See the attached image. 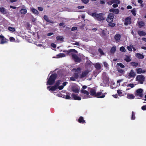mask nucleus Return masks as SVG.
<instances>
[{
  "instance_id": "obj_52",
  "label": "nucleus",
  "mask_w": 146,
  "mask_h": 146,
  "mask_svg": "<svg viewBox=\"0 0 146 146\" xmlns=\"http://www.w3.org/2000/svg\"><path fill=\"white\" fill-rule=\"evenodd\" d=\"M117 94L119 95V96H121L122 94V92H121V90H117Z\"/></svg>"
},
{
  "instance_id": "obj_20",
  "label": "nucleus",
  "mask_w": 146,
  "mask_h": 146,
  "mask_svg": "<svg viewBox=\"0 0 146 146\" xmlns=\"http://www.w3.org/2000/svg\"><path fill=\"white\" fill-rule=\"evenodd\" d=\"M78 122L81 123H86V121L84 119V117L82 116H80L79 117L78 120Z\"/></svg>"
},
{
  "instance_id": "obj_60",
  "label": "nucleus",
  "mask_w": 146,
  "mask_h": 146,
  "mask_svg": "<svg viewBox=\"0 0 146 146\" xmlns=\"http://www.w3.org/2000/svg\"><path fill=\"white\" fill-rule=\"evenodd\" d=\"M63 88H64V87L62 85L60 86H59L58 87V88L59 90H62L63 89Z\"/></svg>"
},
{
  "instance_id": "obj_48",
  "label": "nucleus",
  "mask_w": 146,
  "mask_h": 146,
  "mask_svg": "<svg viewBox=\"0 0 146 146\" xmlns=\"http://www.w3.org/2000/svg\"><path fill=\"white\" fill-rule=\"evenodd\" d=\"M131 12L132 13L133 15L134 16L136 15V11H135V9H133L132 10H131Z\"/></svg>"
},
{
  "instance_id": "obj_35",
  "label": "nucleus",
  "mask_w": 146,
  "mask_h": 146,
  "mask_svg": "<svg viewBox=\"0 0 146 146\" xmlns=\"http://www.w3.org/2000/svg\"><path fill=\"white\" fill-rule=\"evenodd\" d=\"M81 68L80 67H78L77 68H74L73 69V70L75 72H80L81 70Z\"/></svg>"
},
{
  "instance_id": "obj_32",
  "label": "nucleus",
  "mask_w": 146,
  "mask_h": 146,
  "mask_svg": "<svg viewBox=\"0 0 146 146\" xmlns=\"http://www.w3.org/2000/svg\"><path fill=\"white\" fill-rule=\"evenodd\" d=\"M116 50V46H114L111 48L110 50V52L111 53L113 54L115 51Z\"/></svg>"
},
{
  "instance_id": "obj_27",
  "label": "nucleus",
  "mask_w": 146,
  "mask_h": 146,
  "mask_svg": "<svg viewBox=\"0 0 146 146\" xmlns=\"http://www.w3.org/2000/svg\"><path fill=\"white\" fill-rule=\"evenodd\" d=\"M130 64L134 67L136 68L138 66L139 64L137 62H130Z\"/></svg>"
},
{
  "instance_id": "obj_18",
  "label": "nucleus",
  "mask_w": 146,
  "mask_h": 146,
  "mask_svg": "<svg viewBox=\"0 0 146 146\" xmlns=\"http://www.w3.org/2000/svg\"><path fill=\"white\" fill-rule=\"evenodd\" d=\"M109 11L110 12L116 14H118L119 13V9H114L111 8L110 9Z\"/></svg>"
},
{
  "instance_id": "obj_30",
  "label": "nucleus",
  "mask_w": 146,
  "mask_h": 146,
  "mask_svg": "<svg viewBox=\"0 0 146 146\" xmlns=\"http://www.w3.org/2000/svg\"><path fill=\"white\" fill-rule=\"evenodd\" d=\"M58 88L55 85L54 86H51L50 88L49 89V91H54L56 90Z\"/></svg>"
},
{
  "instance_id": "obj_26",
  "label": "nucleus",
  "mask_w": 146,
  "mask_h": 146,
  "mask_svg": "<svg viewBox=\"0 0 146 146\" xmlns=\"http://www.w3.org/2000/svg\"><path fill=\"white\" fill-rule=\"evenodd\" d=\"M135 98V96L133 94H128L127 96V98L129 99H133Z\"/></svg>"
},
{
  "instance_id": "obj_63",
  "label": "nucleus",
  "mask_w": 146,
  "mask_h": 146,
  "mask_svg": "<svg viewBox=\"0 0 146 146\" xmlns=\"http://www.w3.org/2000/svg\"><path fill=\"white\" fill-rule=\"evenodd\" d=\"M68 82H63L62 83V85H63L62 86L64 87V86H66V85L68 84Z\"/></svg>"
},
{
  "instance_id": "obj_4",
  "label": "nucleus",
  "mask_w": 146,
  "mask_h": 146,
  "mask_svg": "<svg viewBox=\"0 0 146 146\" xmlns=\"http://www.w3.org/2000/svg\"><path fill=\"white\" fill-rule=\"evenodd\" d=\"M102 80L103 82L105 84H107L109 82V79L108 75L105 72L102 74Z\"/></svg>"
},
{
  "instance_id": "obj_25",
  "label": "nucleus",
  "mask_w": 146,
  "mask_h": 146,
  "mask_svg": "<svg viewBox=\"0 0 146 146\" xmlns=\"http://www.w3.org/2000/svg\"><path fill=\"white\" fill-rule=\"evenodd\" d=\"M138 34L140 36H145L146 35V33L142 31H137Z\"/></svg>"
},
{
  "instance_id": "obj_3",
  "label": "nucleus",
  "mask_w": 146,
  "mask_h": 146,
  "mask_svg": "<svg viewBox=\"0 0 146 146\" xmlns=\"http://www.w3.org/2000/svg\"><path fill=\"white\" fill-rule=\"evenodd\" d=\"M145 77L142 75H138L136 77V80L139 82L140 84H142L143 83L145 80Z\"/></svg>"
},
{
  "instance_id": "obj_56",
  "label": "nucleus",
  "mask_w": 146,
  "mask_h": 146,
  "mask_svg": "<svg viewBox=\"0 0 146 146\" xmlns=\"http://www.w3.org/2000/svg\"><path fill=\"white\" fill-rule=\"evenodd\" d=\"M81 1L84 3L87 4L89 0H81Z\"/></svg>"
},
{
  "instance_id": "obj_46",
  "label": "nucleus",
  "mask_w": 146,
  "mask_h": 146,
  "mask_svg": "<svg viewBox=\"0 0 146 146\" xmlns=\"http://www.w3.org/2000/svg\"><path fill=\"white\" fill-rule=\"evenodd\" d=\"M127 87H130L131 88H133L134 86V84H133L130 83L126 85Z\"/></svg>"
},
{
  "instance_id": "obj_5",
  "label": "nucleus",
  "mask_w": 146,
  "mask_h": 146,
  "mask_svg": "<svg viewBox=\"0 0 146 146\" xmlns=\"http://www.w3.org/2000/svg\"><path fill=\"white\" fill-rule=\"evenodd\" d=\"M104 14L103 13H100L97 14V16L95 19H96L98 21H103L105 19L104 17Z\"/></svg>"
},
{
  "instance_id": "obj_17",
  "label": "nucleus",
  "mask_w": 146,
  "mask_h": 146,
  "mask_svg": "<svg viewBox=\"0 0 146 146\" xmlns=\"http://www.w3.org/2000/svg\"><path fill=\"white\" fill-rule=\"evenodd\" d=\"M129 76L130 78H134L136 76V74L133 70H131L129 73Z\"/></svg>"
},
{
  "instance_id": "obj_31",
  "label": "nucleus",
  "mask_w": 146,
  "mask_h": 146,
  "mask_svg": "<svg viewBox=\"0 0 146 146\" xmlns=\"http://www.w3.org/2000/svg\"><path fill=\"white\" fill-rule=\"evenodd\" d=\"M56 56H57L56 58H59L65 57V55L64 54L61 53L57 55Z\"/></svg>"
},
{
  "instance_id": "obj_16",
  "label": "nucleus",
  "mask_w": 146,
  "mask_h": 146,
  "mask_svg": "<svg viewBox=\"0 0 146 146\" xmlns=\"http://www.w3.org/2000/svg\"><path fill=\"white\" fill-rule=\"evenodd\" d=\"M0 12L2 14H6L7 12V10L3 7H0Z\"/></svg>"
},
{
  "instance_id": "obj_62",
  "label": "nucleus",
  "mask_w": 146,
  "mask_h": 146,
  "mask_svg": "<svg viewBox=\"0 0 146 146\" xmlns=\"http://www.w3.org/2000/svg\"><path fill=\"white\" fill-rule=\"evenodd\" d=\"M118 5L117 4V3H115V4H113V5H112V7H114V8H116V7H118Z\"/></svg>"
},
{
  "instance_id": "obj_39",
  "label": "nucleus",
  "mask_w": 146,
  "mask_h": 146,
  "mask_svg": "<svg viewBox=\"0 0 146 146\" xmlns=\"http://www.w3.org/2000/svg\"><path fill=\"white\" fill-rule=\"evenodd\" d=\"M138 24L140 26V28H141L145 25L144 23L142 21L139 22L138 23Z\"/></svg>"
},
{
  "instance_id": "obj_6",
  "label": "nucleus",
  "mask_w": 146,
  "mask_h": 146,
  "mask_svg": "<svg viewBox=\"0 0 146 146\" xmlns=\"http://www.w3.org/2000/svg\"><path fill=\"white\" fill-rule=\"evenodd\" d=\"M103 91V90H100V92H97L96 94V97L101 98H104L107 93L106 92L103 94L102 93Z\"/></svg>"
},
{
  "instance_id": "obj_8",
  "label": "nucleus",
  "mask_w": 146,
  "mask_h": 146,
  "mask_svg": "<svg viewBox=\"0 0 146 146\" xmlns=\"http://www.w3.org/2000/svg\"><path fill=\"white\" fill-rule=\"evenodd\" d=\"M114 18V15L112 13H110L108 16L106 21L108 22H113Z\"/></svg>"
},
{
  "instance_id": "obj_1",
  "label": "nucleus",
  "mask_w": 146,
  "mask_h": 146,
  "mask_svg": "<svg viewBox=\"0 0 146 146\" xmlns=\"http://www.w3.org/2000/svg\"><path fill=\"white\" fill-rule=\"evenodd\" d=\"M67 55H69L70 54L72 55V59L75 62L77 63H80L81 62V59L78 57L76 54L71 53L72 52L77 53V51L74 49H70L68 50L64 51Z\"/></svg>"
},
{
  "instance_id": "obj_64",
  "label": "nucleus",
  "mask_w": 146,
  "mask_h": 146,
  "mask_svg": "<svg viewBox=\"0 0 146 146\" xmlns=\"http://www.w3.org/2000/svg\"><path fill=\"white\" fill-rule=\"evenodd\" d=\"M105 3V2L103 0H101L100 2V3L101 4H104Z\"/></svg>"
},
{
  "instance_id": "obj_57",
  "label": "nucleus",
  "mask_w": 146,
  "mask_h": 146,
  "mask_svg": "<svg viewBox=\"0 0 146 146\" xmlns=\"http://www.w3.org/2000/svg\"><path fill=\"white\" fill-rule=\"evenodd\" d=\"M77 29V27H72L71 28V30L72 31H74L76 30Z\"/></svg>"
},
{
  "instance_id": "obj_45",
  "label": "nucleus",
  "mask_w": 146,
  "mask_h": 146,
  "mask_svg": "<svg viewBox=\"0 0 146 146\" xmlns=\"http://www.w3.org/2000/svg\"><path fill=\"white\" fill-rule=\"evenodd\" d=\"M117 65L119 66L121 68H124L125 67L124 65L121 63H117Z\"/></svg>"
},
{
  "instance_id": "obj_21",
  "label": "nucleus",
  "mask_w": 146,
  "mask_h": 146,
  "mask_svg": "<svg viewBox=\"0 0 146 146\" xmlns=\"http://www.w3.org/2000/svg\"><path fill=\"white\" fill-rule=\"evenodd\" d=\"M121 37V35L119 34H116L114 36V38L117 42H119Z\"/></svg>"
},
{
  "instance_id": "obj_19",
  "label": "nucleus",
  "mask_w": 146,
  "mask_h": 146,
  "mask_svg": "<svg viewBox=\"0 0 146 146\" xmlns=\"http://www.w3.org/2000/svg\"><path fill=\"white\" fill-rule=\"evenodd\" d=\"M136 71L137 74L143 73L146 72V70H142L141 68H136Z\"/></svg>"
},
{
  "instance_id": "obj_12",
  "label": "nucleus",
  "mask_w": 146,
  "mask_h": 146,
  "mask_svg": "<svg viewBox=\"0 0 146 146\" xmlns=\"http://www.w3.org/2000/svg\"><path fill=\"white\" fill-rule=\"evenodd\" d=\"M90 88V93L91 96L96 97V90L92 88Z\"/></svg>"
},
{
  "instance_id": "obj_37",
  "label": "nucleus",
  "mask_w": 146,
  "mask_h": 146,
  "mask_svg": "<svg viewBox=\"0 0 146 146\" xmlns=\"http://www.w3.org/2000/svg\"><path fill=\"white\" fill-rule=\"evenodd\" d=\"M98 52L100 53L101 55H104V53L101 48H99L98 50Z\"/></svg>"
},
{
  "instance_id": "obj_36",
  "label": "nucleus",
  "mask_w": 146,
  "mask_h": 146,
  "mask_svg": "<svg viewBox=\"0 0 146 146\" xmlns=\"http://www.w3.org/2000/svg\"><path fill=\"white\" fill-rule=\"evenodd\" d=\"M8 30L11 32H14L15 31V29L14 27H9L8 28Z\"/></svg>"
},
{
  "instance_id": "obj_34",
  "label": "nucleus",
  "mask_w": 146,
  "mask_h": 146,
  "mask_svg": "<svg viewBox=\"0 0 146 146\" xmlns=\"http://www.w3.org/2000/svg\"><path fill=\"white\" fill-rule=\"evenodd\" d=\"M124 60L127 62H129L131 60L130 57L127 55L126 56V57Z\"/></svg>"
},
{
  "instance_id": "obj_23",
  "label": "nucleus",
  "mask_w": 146,
  "mask_h": 146,
  "mask_svg": "<svg viewBox=\"0 0 146 146\" xmlns=\"http://www.w3.org/2000/svg\"><path fill=\"white\" fill-rule=\"evenodd\" d=\"M99 31L100 33V34L103 36H105L106 35V33H105V32L104 30H103L102 29H99Z\"/></svg>"
},
{
  "instance_id": "obj_9",
  "label": "nucleus",
  "mask_w": 146,
  "mask_h": 146,
  "mask_svg": "<svg viewBox=\"0 0 146 146\" xmlns=\"http://www.w3.org/2000/svg\"><path fill=\"white\" fill-rule=\"evenodd\" d=\"M80 93L86 95L85 96H84L83 98H90V96L89 95V92L88 91L83 89H81L80 90Z\"/></svg>"
},
{
  "instance_id": "obj_33",
  "label": "nucleus",
  "mask_w": 146,
  "mask_h": 146,
  "mask_svg": "<svg viewBox=\"0 0 146 146\" xmlns=\"http://www.w3.org/2000/svg\"><path fill=\"white\" fill-rule=\"evenodd\" d=\"M33 13H34L36 15H38V11L35 9L33 7L31 9Z\"/></svg>"
},
{
  "instance_id": "obj_15",
  "label": "nucleus",
  "mask_w": 146,
  "mask_h": 146,
  "mask_svg": "<svg viewBox=\"0 0 146 146\" xmlns=\"http://www.w3.org/2000/svg\"><path fill=\"white\" fill-rule=\"evenodd\" d=\"M77 94H72L71 96L72 98L74 100H80L81 98L79 96H77Z\"/></svg>"
},
{
  "instance_id": "obj_49",
  "label": "nucleus",
  "mask_w": 146,
  "mask_h": 146,
  "mask_svg": "<svg viewBox=\"0 0 146 146\" xmlns=\"http://www.w3.org/2000/svg\"><path fill=\"white\" fill-rule=\"evenodd\" d=\"M10 41L11 42H15V38L12 37H11L9 38Z\"/></svg>"
},
{
  "instance_id": "obj_55",
  "label": "nucleus",
  "mask_w": 146,
  "mask_h": 146,
  "mask_svg": "<svg viewBox=\"0 0 146 146\" xmlns=\"http://www.w3.org/2000/svg\"><path fill=\"white\" fill-rule=\"evenodd\" d=\"M104 66L105 67H108V64L106 62H103Z\"/></svg>"
},
{
  "instance_id": "obj_22",
  "label": "nucleus",
  "mask_w": 146,
  "mask_h": 146,
  "mask_svg": "<svg viewBox=\"0 0 146 146\" xmlns=\"http://www.w3.org/2000/svg\"><path fill=\"white\" fill-rule=\"evenodd\" d=\"M135 56L139 59H142L144 58V55L140 53H137L135 55Z\"/></svg>"
},
{
  "instance_id": "obj_13",
  "label": "nucleus",
  "mask_w": 146,
  "mask_h": 146,
  "mask_svg": "<svg viewBox=\"0 0 146 146\" xmlns=\"http://www.w3.org/2000/svg\"><path fill=\"white\" fill-rule=\"evenodd\" d=\"M90 71L87 70L82 72V74L80 76V78H82L86 77L89 73Z\"/></svg>"
},
{
  "instance_id": "obj_61",
  "label": "nucleus",
  "mask_w": 146,
  "mask_h": 146,
  "mask_svg": "<svg viewBox=\"0 0 146 146\" xmlns=\"http://www.w3.org/2000/svg\"><path fill=\"white\" fill-rule=\"evenodd\" d=\"M38 10L40 11H42L43 10V9L41 7H39L38 8Z\"/></svg>"
},
{
  "instance_id": "obj_51",
  "label": "nucleus",
  "mask_w": 146,
  "mask_h": 146,
  "mask_svg": "<svg viewBox=\"0 0 146 146\" xmlns=\"http://www.w3.org/2000/svg\"><path fill=\"white\" fill-rule=\"evenodd\" d=\"M74 77L76 79H78L79 77L78 73H74Z\"/></svg>"
},
{
  "instance_id": "obj_53",
  "label": "nucleus",
  "mask_w": 146,
  "mask_h": 146,
  "mask_svg": "<svg viewBox=\"0 0 146 146\" xmlns=\"http://www.w3.org/2000/svg\"><path fill=\"white\" fill-rule=\"evenodd\" d=\"M97 14L96 12L93 13L91 14V16L93 17H95V19L96 18V17L97 16Z\"/></svg>"
},
{
  "instance_id": "obj_58",
  "label": "nucleus",
  "mask_w": 146,
  "mask_h": 146,
  "mask_svg": "<svg viewBox=\"0 0 146 146\" xmlns=\"http://www.w3.org/2000/svg\"><path fill=\"white\" fill-rule=\"evenodd\" d=\"M141 109L143 110H146V105L142 106Z\"/></svg>"
},
{
  "instance_id": "obj_29",
  "label": "nucleus",
  "mask_w": 146,
  "mask_h": 146,
  "mask_svg": "<svg viewBox=\"0 0 146 146\" xmlns=\"http://www.w3.org/2000/svg\"><path fill=\"white\" fill-rule=\"evenodd\" d=\"M117 3H120V1H119L112 0L110 2H108V3L110 5H111L113 3H117Z\"/></svg>"
},
{
  "instance_id": "obj_14",
  "label": "nucleus",
  "mask_w": 146,
  "mask_h": 146,
  "mask_svg": "<svg viewBox=\"0 0 146 146\" xmlns=\"http://www.w3.org/2000/svg\"><path fill=\"white\" fill-rule=\"evenodd\" d=\"M71 90L73 92L75 93H78L80 92L79 89L76 86H72L71 88Z\"/></svg>"
},
{
  "instance_id": "obj_43",
  "label": "nucleus",
  "mask_w": 146,
  "mask_h": 146,
  "mask_svg": "<svg viewBox=\"0 0 146 146\" xmlns=\"http://www.w3.org/2000/svg\"><path fill=\"white\" fill-rule=\"evenodd\" d=\"M120 50L122 52H125L126 51L124 47L121 46L120 48Z\"/></svg>"
},
{
  "instance_id": "obj_50",
  "label": "nucleus",
  "mask_w": 146,
  "mask_h": 146,
  "mask_svg": "<svg viewBox=\"0 0 146 146\" xmlns=\"http://www.w3.org/2000/svg\"><path fill=\"white\" fill-rule=\"evenodd\" d=\"M117 70L118 72L120 73H122L124 72V71L123 70L119 68H117Z\"/></svg>"
},
{
  "instance_id": "obj_42",
  "label": "nucleus",
  "mask_w": 146,
  "mask_h": 146,
  "mask_svg": "<svg viewBox=\"0 0 146 146\" xmlns=\"http://www.w3.org/2000/svg\"><path fill=\"white\" fill-rule=\"evenodd\" d=\"M21 13L22 14H25L27 13V10L26 9H22L20 10Z\"/></svg>"
},
{
  "instance_id": "obj_40",
  "label": "nucleus",
  "mask_w": 146,
  "mask_h": 146,
  "mask_svg": "<svg viewBox=\"0 0 146 146\" xmlns=\"http://www.w3.org/2000/svg\"><path fill=\"white\" fill-rule=\"evenodd\" d=\"M56 39L57 40L62 41L63 39V38L62 36H58L56 37Z\"/></svg>"
},
{
  "instance_id": "obj_7",
  "label": "nucleus",
  "mask_w": 146,
  "mask_h": 146,
  "mask_svg": "<svg viewBox=\"0 0 146 146\" xmlns=\"http://www.w3.org/2000/svg\"><path fill=\"white\" fill-rule=\"evenodd\" d=\"M143 90L142 89H138L136 90L135 95L136 96L139 97L141 98L143 96Z\"/></svg>"
},
{
  "instance_id": "obj_10",
  "label": "nucleus",
  "mask_w": 146,
  "mask_h": 146,
  "mask_svg": "<svg viewBox=\"0 0 146 146\" xmlns=\"http://www.w3.org/2000/svg\"><path fill=\"white\" fill-rule=\"evenodd\" d=\"M6 38L4 36L0 35V44H3L7 43Z\"/></svg>"
},
{
  "instance_id": "obj_24",
  "label": "nucleus",
  "mask_w": 146,
  "mask_h": 146,
  "mask_svg": "<svg viewBox=\"0 0 146 146\" xmlns=\"http://www.w3.org/2000/svg\"><path fill=\"white\" fill-rule=\"evenodd\" d=\"M94 67L97 70H100L101 68V66L99 63H97L94 65Z\"/></svg>"
},
{
  "instance_id": "obj_11",
  "label": "nucleus",
  "mask_w": 146,
  "mask_h": 146,
  "mask_svg": "<svg viewBox=\"0 0 146 146\" xmlns=\"http://www.w3.org/2000/svg\"><path fill=\"white\" fill-rule=\"evenodd\" d=\"M131 19L130 17H127L125 19L124 24L125 25H127L131 23Z\"/></svg>"
},
{
  "instance_id": "obj_2",
  "label": "nucleus",
  "mask_w": 146,
  "mask_h": 146,
  "mask_svg": "<svg viewBox=\"0 0 146 146\" xmlns=\"http://www.w3.org/2000/svg\"><path fill=\"white\" fill-rule=\"evenodd\" d=\"M57 77L56 73L52 74L49 78L47 82V85H52L55 82V80Z\"/></svg>"
},
{
  "instance_id": "obj_59",
  "label": "nucleus",
  "mask_w": 146,
  "mask_h": 146,
  "mask_svg": "<svg viewBox=\"0 0 146 146\" xmlns=\"http://www.w3.org/2000/svg\"><path fill=\"white\" fill-rule=\"evenodd\" d=\"M70 80L73 81H75L76 80V79L74 77H70Z\"/></svg>"
},
{
  "instance_id": "obj_44",
  "label": "nucleus",
  "mask_w": 146,
  "mask_h": 146,
  "mask_svg": "<svg viewBox=\"0 0 146 146\" xmlns=\"http://www.w3.org/2000/svg\"><path fill=\"white\" fill-rule=\"evenodd\" d=\"M132 47H133V45H130V46H127V48L129 51H132Z\"/></svg>"
},
{
  "instance_id": "obj_41",
  "label": "nucleus",
  "mask_w": 146,
  "mask_h": 146,
  "mask_svg": "<svg viewBox=\"0 0 146 146\" xmlns=\"http://www.w3.org/2000/svg\"><path fill=\"white\" fill-rule=\"evenodd\" d=\"M61 82L60 80H58L57 81L55 85L57 87H58L59 86V85L60 84Z\"/></svg>"
},
{
  "instance_id": "obj_54",
  "label": "nucleus",
  "mask_w": 146,
  "mask_h": 146,
  "mask_svg": "<svg viewBox=\"0 0 146 146\" xmlns=\"http://www.w3.org/2000/svg\"><path fill=\"white\" fill-rule=\"evenodd\" d=\"M64 98H65L66 99H71V97L68 95H67L66 96H64Z\"/></svg>"
},
{
  "instance_id": "obj_47",
  "label": "nucleus",
  "mask_w": 146,
  "mask_h": 146,
  "mask_svg": "<svg viewBox=\"0 0 146 146\" xmlns=\"http://www.w3.org/2000/svg\"><path fill=\"white\" fill-rule=\"evenodd\" d=\"M131 119L134 120L135 119V113L133 111L132 112Z\"/></svg>"
},
{
  "instance_id": "obj_38",
  "label": "nucleus",
  "mask_w": 146,
  "mask_h": 146,
  "mask_svg": "<svg viewBox=\"0 0 146 146\" xmlns=\"http://www.w3.org/2000/svg\"><path fill=\"white\" fill-rule=\"evenodd\" d=\"M108 23L109 26L111 27H113L115 25V24L114 23H112V22Z\"/></svg>"
},
{
  "instance_id": "obj_28",
  "label": "nucleus",
  "mask_w": 146,
  "mask_h": 146,
  "mask_svg": "<svg viewBox=\"0 0 146 146\" xmlns=\"http://www.w3.org/2000/svg\"><path fill=\"white\" fill-rule=\"evenodd\" d=\"M44 19L47 22L50 23H52V21L50 20L48 18V17L46 15H44V16L43 17Z\"/></svg>"
}]
</instances>
